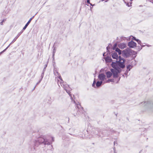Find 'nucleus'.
Here are the masks:
<instances>
[{
  "label": "nucleus",
  "instance_id": "nucleus-29",
  "mask_svg": "<svg viewBox=\"0 0 153 153\" xmlns=\"http://www.w3.org/2000/svg\"><path fill=\"white\" fill-rule=\"evenodd\" d=\"M136 41L137 42V43L139 44L140 45L142 44V43L141 41L139 39H137Z\"/></svg>",
  "mask_w": 153,
  "mask_h": 153
},
{
  "label": "nucleus",
  "instance_id": "nucleus-52",
  "mask_svg": "<svg viewBox=\"0 0 153 153\" xmlns=\"http://www.w3.org/2000/svg\"><path fill=\"white\" fill-rule=\"evenodd\" d=\"M57 74V75H58V76H59L60 75V74L58 72V73H56Z\"/></svg>",
  "mask_w": 153,
  "mask_h": 153
},
{
  "label": "nucleus",
  "instance_id": "nucleus-5",
  "mask_svg": "<svg viewBox=\"0 0 153 153\" xmlns=\"http://www.w3.org/2000/svg\"><path fill=\"white\" fill-rule=\"evenodd\" d=\"M90 133L92 137H94L96 135L100 137V133L101 132L100 129L98 128H92Z\"/></svg>",
  "mask_w": 153,
  "mask_h": 153
},
{
  "label": "nucleus",
  "instance_id": "nucleus-48",
  "mask_svg": "<svg viewBox=\"0 0 153 153\" xmlns=\"http://www.w3.org/2000/svg\"><path fill=\"white\" fill-rule=\"evenodd\" d=\"M34 17V16H33L31 17L29 19H32Z\"/></svg>",
  "mask_w": 153,
  "mask_h": 153
},
{
  "label": "nucleus",
  "instance_id": "nucleus-15",
  "mask_svg": "<svg viewBox=\"0 0 153 153\" xmlns=\"http://www.w3.org/2000/svg\"><path fill=\"white\" fill-rule=\"evenodd\" d=\"M32 20H29V21H28V22L26 24L25 26L23 27L22 30H21L23 32V31L26 29L27 27L29 24L30 23Z\"/></svg>",
  "mask_w": 153,
  "mask_h": 153
},
{
  "label": "nucleus",
  "instance_id": "nucleus-49",
  "mask_svg": "<svg viewBox=\"0 0 153 153\" xmlns=\"http://www.w3.org/2000/svg\"><path fill=\"white\" fill-rule=\"evenodd\" d=\"M111 103L113 104V103H114V100H112L111 101Z\"/></svg>",
  "mask_w": 153,
  "mask_h": 153
},
{
  "label": "nucleus",
  "instance_id": "nucleus-59",
  "mask_svg": "<svg viewBox=\"0 0 153 153\" xmlns=\"http://www.w3.org/2000/svg\"><path fill=\"white\" fill-rule=\"evenodd\" d=\"M126 119L128 120L129 121V119L128 117L126 118Z\"/></svg>",
  "mask_w": 153,
  "mask_h": 153
},
{
  "label": "nucleus",
  "instance_id": "nucleus-3",
  "mask_svg": "<svg viewBox=\"0 0 153 153\" xmlns=\"http://www.w3.org/2000/svg\"><path fill=\"white\" fill-rule=\"evenodd\" d=\"M113 68L110 69L111 71H108L105 72L107 77L108 78H110L112 75L114 78L119 77V74L121 73L123 69L116 66Z\"/></svg>",
  "mask_w": 153,
  "mask_h": 153
},
{
  "label": "nucleus",
  "instance_id": "nucleus-25",
  "mask_svg": "<svg viewBox=\"0 0 153 153\" xmlns=\"http://www.w3.org/2000/svg\"><path fill=\"white\" fill-rule=\"evenodd\" d=\"M114 81V79H108L106 81V82L109 83L110 82H113Z\"/></svg>",
  "mask_w": 153,
  "mask_h": 153
},
{
  "label": "nucleus",
  "instance_id": "nucleus-55",
  "mask_svg": "<svg viewBox=\"0 0 153 153\" xmlns=\"http://www.w3.org/2000/svg\"><path fill=\"white\" fill-rule=\"evenodd\" d=\"M77 115V113H76V114H74V116H76Z\"/></svg>",
  "mask_w": 153,
  "mask_h": 153
},
{
  "label": "nucleus",
  "instance_id": "nucleus-6",
  "mask_svg": "<svg viewBox=\"0 0 153 153\" xmlns=\"http://www.w3.org/2000/svg\"><path fill=\"white\" fill-rule=\"evenodd\" d=\"M126 52L125 53V55L126 56V58H128L131 55L133 56L137 55V53L136 51H135L129 48H127L126 50Z\"/></svg>",
  "mask_w": 153,
  "mask_h": 153
},
{
  "label": "nucleus",
  "instance_id": "nucleus-38",
  "mask_svg": "<svg viewBox=\"0 0 153 153\" xmlns=\"http://www.w3.org/2000/svg\"><path fill=\"white\" fill-rule=\"evenodd\" d=\"M141 47L142 48H143V47H145L146 45H143L142 44L140 45Z\"/></svg>",
  "mask_w": 153,
  "mask_h": 153
},
{
  "label": "nucleus",
  "instance_id": "nucleus-1",
  "mask_svg": "<svg viewBox=\"0 0 153 153\" xmlns=\"http://www.w3.org/2000/svg\"><path fill=\"white\" fill-rule=\"evenodd\" d=\"M54 141V138L51 137V140H49L48 139L45 138L44 136H41L37 137L36 140H32L30 143V150L33 152H34L36 151L35 147H38V146L42 144L45 145H51Z\"/></svg>",
  "mask_w": 153,
  "mask_h": 153
},
{
  "label": "nucleus",
  "instance_id": "nucleus-20",
  "mask_svg": "<svg viewBox=\"0 0 153 153\" xmlns=\"http://www.w3.org/2000/svg\"><path fill=\"white\" fill-rule=\"evenodd\" d=\"M65 90L66 91V92L69 95V96L71 97L72 100V95L71 94V92H70V91L68 90L67 89H65Z\"/></svg>",
  "mask_w": 153,
  "mask_h": 153
},
{
  "label": "nucleus",
  "instance_id": "nucleus-2",
  "mask_svg": "<svg viewBox=\"0 0 153 153\" xmlns=\"http://www.w3.org/2000/svg\"><path fill=\"white\" fill-rule=\"evenodd\" d=\"M111 55L113 59H116L115 61L112 62L111 64L112 68H114L115 66L123 69L125 68V63L126 60L125 59L121 57L120 56H119L115 51H112Z\"/></svg>",
  "mask_w": 153,
  "mask_h": 153
},
{
  "label": "nucleus",
  "instance_id": "nucleus-50",
  "mask_svg": "<svg viewBox=\"0 0 153 153\" xmlns=\"http://www.w3.org/2000/svg\"><path fill=\"white\" fill-rule=\"evenodd\" d=\"M3 53H4L3 52V51H1V52H0V54H2Z\"/></svg>",
  "mask_w": 153,
  "mask_h": 153
},
{
  "label": "nucleus",
  "instance_id": "nucleus-17",
  "mask_svg": "<svg viewBox=\"0 0 153 153\" xmlns=\"http://www.w3.org/2000/svg\"><path fill=\"white\" fill-rule=\"evenodd\" d=\"M118 45L117 44V43H115L112 47V49L114 50H115V51L116 50H117V48H119L117 47Z\"/></svg>",
  "mask_w": 153,
  "mask_h": 153
},
{
  "label": "nucleus",
  "instance_id": "nucleus-43",
  "mask_svg": "<svg viewBox=\"0 0 153 153\" xmlns=\"http://www.w3.org/2000/svg\"><path fill=\"white\" fill-rule=\"evenodd\" d=\"M43 77H44V76H42L41 75V78H40V79L39 80H41V81L42 80Z\"/></svg>",
  "mask_w": 153,
  "mask_h": 153
},
{
  "label": "nucleus",
  "instance_id": "nucleus-10",
  "mask_svg": "<svg viewBox=\"0 0 153 153\" xmlns=\"http://www.w3.org/2000/svg\"><path fill=\"white\" fill-rule=\"evenodd\" d=\"M103 58L105 59V61L106 63L111 62H114L111 58V56H106L104 57Z\"/></svg>",
  "mask_w": 153,
  "mask_h": 153
},
{
  "label": "nucleus",
  "instance_id": "nucleus-41",
  "mask_svg": "<svg viewBox=\"0 0 153 153\" xmlns=\"http://www.w3.org/2000/svg\"><path fill=\"white\" fill-rule=\"evenodd\" d=\"M41 81L40 80H39V81L37 83H36V85H38L39 84V83L41 82Z\"/></svg>",
  "mask_w": 153,
  "mask_h": 153
},
{
  "label": "nucleus",
  "instance_id": "nucleus-19",
  "mask_svg": "<svg viewBox=\"0 0 153 153\" xmlns=\"http://www.w3.org/2000/svg\"><path fill=\"white\" fill-rule=\"evenodd\" d=\"M53 66L54 68L53 69V72L55 74V73H58V70L55 67L56 65H54V64L53 65Z\"/></svg>",
  "mask_w": 153,
  "mask_h": 153
},
{
  "label": "nucleus",
  "instance_id": "nucleus-21",
  "mask_svg": "<svg viewBox=\"0 0 153 153\" xmlns=\"http://www.w3.org/2000/svg\"><path fill=\"white\" fill-rule=\"evenodd\" d=\"M96 79H94L93 83L92 84V87L94 88H96L95 84L96 85Z\"/></svg>",
  "mask_w": 153,
  "mask_h": 153
},
{
  "label": "nucleus",
  "instance_id": "nucleus-40",
  "mask_svg": "<svg viewBox=\"0 0 153 153\" xmlns=\"http://www.w3.org/2000/svg\"><path fill=\"white\" fill-rule=\"evenodd\" d=\"M87 4H90V0H87Z\"/></svg>",
  "mask_w": 153,
  "mask_h": 153
},
{
  "label": "nucleus",
  "instance_id": "nucleus-18",
  "mask_svg": "<svg viewBox=\"0 0 153 153\" xmlns=\"http://www.w3.org/2000/svg\"><path fill=\"white\" fill-rule=\"evenodd\" d=\"M137 56V55H134V56H132V58L131 59L134 60L132 61V62H133V61L134 62V65H136V64H137L136 61V60H135V58Z\"/></svg>",
  "mask_w": 153,
  "mask_h": 153
},
{
  "label": "nucleus",
  "instance_id": "nucleus-30",
  "mask_svg": "<svg viewBox=\"0 0 153 153\" xmlns=\"http://www.w3.org/2000/svg\"><path fill=\"white\" fill-rule=\"evenodd\" d=\"M129 71H127V70H126L125 73H124V74H125V75L126 76V78L127 77H128V72Z\"/></svg>",
  "mask_w": 153,
  "mask_h": 153
},
{
  "label": "nucleus",
  "instance_id": "nucleus-47",
  "mask_svg": "<svg viewBox=\"0 0 153 153\" xmlns=\"http://www.w3.org/2000/svg\"><path fill=\"white\" fill-rule=\"evenodd\" d=\"M120 77H119V78L118 79V80L117 82H118L119 81H120Z\"/></svg>",
  "mask_w": 153,
  "mask_h": 153
},
{
  "label": "nucleus",
  "instance_id": "nucleus-45",
  "mask_svg": "<svg viewBox=\"0 0 153 153\" xmlns=\"http://www.w3.org/2000/svg\"><path fill=\"white\" fill-rule=\"evenodd\" d=\"M146 46H147V47H150V46H151V45H149L148 44H146Z\"/></svg>",
  "mask_w": 153,
  "mask_h": 153
},
{
  "label": "nucleus",
  "instance_id": "nucleus-35",
  "mask_svg": "<svg viewBox=\"0 0 153 153\" xmlns=\"http://www.w3.org/2000/svg\"><path fill=\"white\" fill-rule=\"evenodd\" d=\"M52 58H53L52 62H53V64H54V65H55V61L54 57H53L52 56Z\"/></svg>",
  "mask_w": 153,
  "mask_h": 153
},
{
  "label": "nucleus",
  "instance_id": "nucleus-26",
  "mask_svg": "<svg viewBox=\"0 0 153 153\" xmlns=\"http://www.w3.org/2000/svg\"><path fill=\"white\" fill-rule=\"evenodd\" d=\"M56 49H55V47L53 49V53H52V56L53 57H54L55 55V53L56 52Z\"/></svg>",
  "mask_w": 153,
  "mask_h": 153
},
{
  "label": "nucleus",
  "instance_id": "nucleus-14",
  "mask_svg": "<svg viewBox=\"0 0 153 153\" xmlns=\"http://www.w3.org/2000/svg\"><path fill=\"white\" fill-rule=\"evenodd\" d=\"M23 32L21 30V31L19 32L16 36L14 39L11 42V43H13L18 39V38L19 37V36L21 35V34Z\"/></svg>",
  "mask_w": 153,
  "mask_h": 153
},
{
  "label": "nucleus",
  "instance_id": "nucleus-36",
  "mask_svg": "<svg viewBox=\"0 0 153 153\" xmlns=\"http://www.w3.org/2000/svg\"><path fill=\"white\" fill-rule=\"evenodd\" d=\"M58 76V78L60 80H61V82L62 81H63L62 79V77L61 76V75H59V76Z\"/></svg>",
  "mask_w": 153,
  "mask_h": 153
},
{
  "label": "nucleus",
  "instance_id": "nucleus-16",
  "mask_svg": "<svg viewBox=\"0 0 153 153\" xmlns=\"http://www.w3.org/2000/svg\"><path fill=\"white\" fill-rule=\"evenodd\" d=\"M103 82L102 81H98L96 83V88H98L100 87Z\"/></svg>",
  "mask_w": 153,
  "mask_h": 153
},
{
  "label": "nucleus",
  "instance_id": "nucleus-28",
  "mask_svg": "<svg viewBox=\"0 0 153 153\" xmlns=\"http://www.w3.org/2000/svg\"><path fill=\"white\" fill-rule=\"evenodd\" d=\"M131 37H132V38H131V39L132 40H134V41H136L137 39H136V37L135 36H130Z\"/></svg>",
  "mask_w": 153,
  "mask_h": 153
},
{
  "label": "nucleus",
  "instance_id": "nucleus-22",
  "mask_svg": "<svg viewBox=\"0 0 153 153\" xmlns=\"http://www.w3.org/2000/svg\"><path fill=\"white\" fill-rule=\"evenodd\" d=\"M117 132V131L114 130H113L112 128L110 129V132L111 133V134H113L114 133H115Z\"/></svg>",
  "mask_w": 153,
  "mask_h": 153
},
{
  "label": "nucleus",
  "instance_id": "nucleus-7",
  "mask_svg": "<svg viewBox=\"0 0 153 153\" xmlns=\"http://www.w3.org/2000/svg\"><path fill=\"white\" fill-rule=\"evenodd\" d=\"M76 105L77 108L78 109L77 112L79 115H81L84 114L85 112L83 107H82L80 103L79 104H76ZM85 114H84V115Z\"/></svg>",
  "mask_w": 153,
  "mask_h": 153
},
{
  "label": "nucleus",
  "instance_id": "nucleus-33",
  "mask_svg": "<svg viewBox=\"0 0 153 153\" xmlns=\"http://www.w3.org/2000/svg\"><path fill=\"white\" fill-rule=\"evenodd\" d=\"M137 47V50H138V51H140V50H141L142 49V48L141 47H140V46H138Z\"/></svg>",
  "mask_w": 153,
  "mask_h": 153
},
{
  "label": "nucleus",
  "instance_id": "nucleus-24",
  "mask_svg": "<svg viewBox=\"0 0 153 153\" xmlns=\"http://www.w3.org/2000/svg\"><path fill=\"white\" fill-rule=\"evenodd\" d=\"M107 53L106 54V56H111V52L109 50H108V51H107Z\"/></svg>",
  "mask_w": 153,
  "mask_h": 153
},
{
  "label": "nucleus",
  "instance_id": "nucleus-64",
  "mask_svg": "<svg viewBox=\"0 0 153 153\" xmlns=\"http://www.w3.org/2000/svg\"><path fill=\"white\" fill-rule=\"evenodd\" d=\"M87 132L88 133V130H87Z\"/></svg>",
  "mask_w": 153,
  "mask_h": 153
},
{
  "label": "nucleus",
  "instance_id": "nucleus-13",
  "mask_svg": "<svg viewBox=\"0 0 153 153\" xmlns=\"http://www.w3.org/2000/svg\"><path fill=\"white\" fill-rule=\"evenodd\" d=\"M133 62H131L129 64L126 65V68H127V70L129 71L133 68V64L132 63Z\"/></svg>",
  "mask_w": 153,
  "mask_h": 153
},
{
  "label": "nucleus",
  "instance_id": "nucleus-39",
  "mask_svg": "<svg viewBox=\"0 0 153 153\" xmlns=\"http://www.w3.org/2000/svg\"><path fill=\"white\" fill-rule=\"evenodd\" d=\"M12 43H11V42L10 43V44L6 48V49H7L10 46V45L12 44Z\"/></svg>",
  "mask_w": 153,
  "mask_h": 153
},
{
  "label": "nucleus",
  "instance_id": "nucleus-54",
  "mask_svg": "<svg viewBox=\"0 0 153 153\" xmlns=\"http://www.w3.org/2000/svg\"><path fill=\"white\" fill-rule=\"evenodd\" d=\"M142 150H141L139 152V153H141V152H142Z\"/></svg>",
  "mask_w": 153,
  "mask_h": 153
},
{
  "label": "nucleus",
  "instance_id": "nucleus-31",
  "mask_svg": "<svg viewBox=\"0 0 153 153\" xmlns=\"http://www.w3.org/2000/svg\"><path fill=\"white\" fill-rule=\"evenodd\" d=\"M47 66H48V63L45 65V67L43 69V72H45V70H46V67H47Z\"/></svg>",
  "mask_w": 153,
  "mask_h": 153
},
{
  "label": "nucleus",
  "instance_id": "nucleus-4",
  "mask_svg": "<svg viewBox=\"0 0 153 153\" xmlns=\"http://www.w3.org/2000/svg\"><path fill=\"white\" fill-rule=\"evenodd\" d=\"M143 105V106L146 108L151 109L153 108V101L149 100L141 102Z\"/></svg>",
  "mask_w": 153,
  "mask_h": 153
},
{
  "label": "nucleus",
  "instance_id": "nucleus-27",
  "mask_svg": "<svg viewBox=\"0 0 153 153\" xmlns=\"http://www.w3.org/2000/svg\"><path fill=\"white\" fill-rule=\"evenodd\" d=\"M63 88H64L65 90L66 89V88H69L70 89H71V90H72L71 88H70L69 87V86L68 85H67L65 86L64 85H63Z\"/></svg>",
  "mask_w": 153,
  "mask_h": 153
},
{
  "label": "nucleus",
  "instance_id": "nucleus-32",
  "mask_svg": "<svg viewBox=\"0 0 153 153\" xmlns=\"http://www.w3.org/2000/svg\"><path fill=\"white\" fill-rule=\"evenodd\" d=\"M131 4H132L131 2H130L129 3L128 2V3H126V5L128 7H130L131 6Z\"/></svg>",
  "mask_w": 153,
  "mask_h": 153
},
{
  "label": "nucleus",
  "instance_id": "nucleus-58",
  "mask_svg": "<svg viewBox=\"0 0 153 153\" xmlns=\"http://www.w3.org/2000/svg\"><path fill=\"white\" fill-rule=\"evenodd\" d=\"M124 75L125 74H124L122 75V76H123L124 77H125Z\"/></svg>",
  "mask_w": 153,
  "mask_h": 153
},
{
  "label": "nucleus",
  "instance_id": "nucleus-57",
  "mask_svg": "<svg viewBox=\"0 0 153 153\" xmlns=\"http://www.w3.org/2000/svg\"><path fill=\"white\" fill-rule=\"evenodd\" d=\"M114 113L115 114V115H116V116H117V114H115V112H114Z\"/></svg>",
  "mask_w": 153,
  "mask_h": 153
},
{
  "label": "nucleus",
  "instance_id": "nucleus-34",
  "mask_svg": "<svg viewBox=\"0 0 153 153\" xmlns=\"http://www.w3.org/2000/svg\"><path fill=\"white\" fill-rule=\"evenodd\" d=\"M6 20H2V21L1 22H0V25H3V23Z\"/></svg>",
  "mask_w": 153,
  "mask_h": 153
},
{
  "label": "nucleus",
  "instance_id": "nucleus-62",
  "mask_svg": "<svg viewBox=\"0 0 153 153\" xmlns=\"http://www.w3.org/2000/svg\"><path fill=\"white\" fill-rule=\"evenodd\" d=\"M93 8V7H90V8L91 9L92 8Z\"/></svg>",
  "mask_w": 153,
  "mask_h": 153
},
{
  "label": "nucleus",
  "instance_id": "nucleus-61",
  "mask_svg": "<svg viewBox=\"0 0 153 153\" xmlns=\"http://www.w3.org/2000/svg\"><path fill=\"white\" fill-rule=\"evenodd\" d=\"M36 86H35L34 87V88H33V90H34L35 89V87H36Z\"/></svg>",
  "mask_w": 153,
  "mask_h": 153
},
{
  "label": "nucleus",
  "instance_id": "nucleus-60",
  "mask_svg": "<svg viewBox=\"0 0 153 153\" xmlns=\"http://www.w3.org/2000/svg\"><path fill=\"white\" fill-rule=\"evenodd\" d=\"M132 63L133 64V66H134V61H133V62Z\"/></svg>",
  "mask_w": 153,
  "mask_h": 153
},
{
  "label": "nucleus",
  "instance_id": "nucleus-44",
  "mask_svg": "<svg viewBox=\"0 0 153 153\" xmlns=\"http://www.w3.org/2000/svg\"><path fill=\"white\" fill-rule=\"evenodd\" d=\"M44 73H45L44 72H43V71L42 73V74H41V75L42 76H44Z\"/></svg>",
  "mask_w": 153,
  "mask_h": 153
},
{
  "label": "nucleus",
  "instance_id": "nucleus-12",
  "mask_svg": "<svg viewBox=\"0 0 153 153\" xmlns=\"http://www.w3.org/2000/svg\"><path fill=\"white\" fill-rule=\"evenodd\" d=\"M118 46L119 47V48L121 49H123L126 47V44L124 43L119 44Z\"/></svg>",
  "mask_w": 153,
  "mask_h": 153
},
{
  "label": "nucleus",
  "instance_id": "nucleus-23",
  "mask_svg": "<svg viewBox=\"0 0 153 153\" xmlns=\"http://www.w3.org/2000/svg\"><path fill=\"white\" fill-rule=\"evenodd\" d=\"M10 10L9 9H7L6 10H5V11L3 12V14L5 15V14L8 13Z\"/></svg>",
  "mask_w": 153,
  "mask_h": 153
},
{
  "label": "nucleus",
  "instance_id": "nucleus-56",
  "mask_svg": "<svg viewBox=\"0 0 153 153\" xmlns=\"http://www.w3.org/2000/svg\"><path fill=\"white\" fill-rule=\"evenodd\" d=\"M115 142H116V141H114V145H115Z\"/></svg>",
  "mask_w": 153,
  "mask_h": 153
},
{
  "label": "nucleus",
  "instance_id": "nucleus-63",
  "mask_svg": "<svg viewBox=\"0 0 153 153\" xmlns=\"http://www.w3.org/2000/svg\"><path fill=\"white\" fill-rule=\"evenodd\" d=\"M118 39V37H117V40Z\"/></svg>",
  "mask_w": 153,
  "mask_h": 153
},
{
  "label": "nucleus",
  "instance_id": "nucleus-53",
  "mask_svg": "<svg viewBox=\"0 0 153 153\" xmlns=\"http://www.w3.org/2000/svg\"><path fill=\"white\" fill-rule=\"evenodd\" d=\"M105 53L104 52L103 53V56L105 57L104 56L105 55Z\"/></svg>",
  "mask_w": 153,
  "mask_h": 153
},
{
  "label": "nucleus",
  "instance_id": "nucleus-42",
  "mask_svg": "<svg viewBox=\"0 0 153 153\" xmlns=\"http://www.w3.org/2000/svg\"><path fill=\"white\" fill-rule=\"evenodd\" d=\"M43 77H44V76H42L41 75V78H40V79L39 80H41V81L42 80Z\"/></svg>",
  "mask_w": 153,
  "mask_h": 153
},
{
  "label": "nucleus",
  "instance_id": "nucleus-46",
  "mask_svg": "<svg viewBox=\"0 0 153 153\" xmlns=\"http://www.w3.org/2000/svg\"><path fill=\"white\" fill-rule=\"evenodd\" d=\"M7 49L6 48H5L4 50L3 51V52L4 53V52H5L7 50Z\"/></svg>",
  "mask_w": 153,
  "mask_h": 153
},
{
  "label": "nucleus",
  "instance_id": "nucleus-37",
  "mask_svg": "<svg viewBox=\"0 0 153 153\" xmlns=\"http://www.w3.org/2000/svg\"><path fill=\"white\" fill-rule=\"evenodd\" d=\"M111 46H109V45L107 46L106 48V49L107 51H108L110 49Z\"/></svg>",
  "mask_w": 153,
  "mask_h": 153
},
{
  "label": "nucleus",
  "instance_id": "nucleus-9",
  "mask_svg": "<svg viewBox=\"0 0 153 153\" xmlns=\"http://www.w3.org/2000/svg\"><path fill=\"white\" fill-rule=\"evenodd\" d=\"M137 43L132 40L128 42V46L129 48H134L137 47Z\"/></svg>",
  "mask_w": 153,
  "mask_h": 153
},
{
  "label": "nucleus",
  "instance_id": "nucleus-51",
  "mask_svg": "<svg viewBox=\"0 0 153 153\" xmlns=\"http://www.w3.org/2000/svg\"><path fill=\"white\" fill-rule=\"evenodd\" d=\"M90 5L91 6H92V7H93V6L94 5V4H92L91 3H90Z\"/></svg>",
  "mask_w": 153,
  "mask_h": 153
},
{
  "label": "nucleus",
  "instance_id": "nucleus-8",
  "mask_svg": "<svg viewBox=\"0 0 153 153\" xmlns=\"http://www.w3.org/2000/svg\"><path fill=\"white\" fill-rule=\"evenodd\" d=\"M126 48L123 51L121 50L119 48H117V50H116L115 51L117 53V52L118 55H120L122 54V56L125 58H126V55H125V53L126 52Z\"/></svg>",
  "mask_w": 153,
  "mask_h": 153
},
{
  "label": "nucleus",
  "instance_id": "nucleus-11",
  "mask_svg": "<svg viewBox=\"0 0 153 153\" xmlns=\"http://www.w3.org/2000/svg\"><path fill=\"white\" fill-rule=\"evenodd\" d=\"M98 78L101 81H102L105 79V76L104 74H100L98 76Z\"/></svg>",
  "mask_w": 153,
  "mask_h": 153
}]
</instances>
